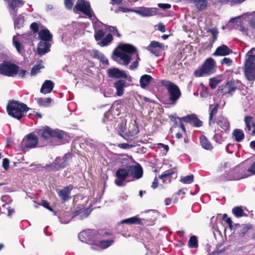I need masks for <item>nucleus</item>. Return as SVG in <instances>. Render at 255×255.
<instances>
[{
  "label": "nucleus",
  "mask_w": 255,
  "mask_h": 255,
  "mask_svg": "<svg viewBox=\"0 0 255 255\" xmlns=\"http://www.w3.org/2000/svg\"><path fill=\"white\" fill-rule=\"evenodd\" d=\"M29 109L26 104L13 100L9 102L6 107L8 114L17 120L25 116Z\"/></svg>",
  "instance_id": "7ed1b4c3"
},
{
  "label": "nucleus",
  "mask_w": 255,
  "mask_h": 255,
  "mask_svg": "<svg viewBox=\"0 0 255 255\" xmlns=\"http://www.w3.org/2000/svg\"><path fill=\"white\" fill-rule=\"evenodd\" d=\"M248 171L249 172L250 176L255 174V161L251 165L249 168H248Z\"/></svg>",
  "instance_id": "4d7b16f0"
},
{
  "label": "nucleus",
  "mask_w": 255,
  "mask_h": 255,
  "mask_svg": "<svg viewBox=\"0 0 255 255\" xmlns=\"http://www.w3.org/2000/svg\"><path fill=\"white\" fill-rule=\"evenodd\" d=\"M220 81L216 78H212L209 80V86L211 89H215Z\"/></svg>",
  "instance_id": "09e8293b"
},
{
  "label": "nucleus",
  "mask_w": 255,
  "mask_h": 255,
  "mask_svg": "<svg viewBox=\"0 0 255 255\" xmlns=\"http://www.w3.org/2000/svg\"><path fill=\"white\" fill-rule=\"evenodd\" d=\"M194 176L191 174L181 178L180 181L184 184H190L193 181Z\"/></svg>",
  "instance_id": "49530a36"
},
{
  "label": "nucleus",
  "mask_w": 255,
  "mask_h": 255,
  "mask_svg": "<svg viewBox=\"0 0 255 255\" xmlns=\"http://www.w3.org/2000/svg\"><path fill=\"white\" fill-rule=\"evenodd\" d=\"M41 205L49 211L51 212L53 211L52 208L49 205V203L48 201L42 200L41 201Z\"/></svg>",
  "instance_id": "5fc2aeb1"
},
{
  "label": "nucleus",
  "mask_w": 255,
  "mask_h": 255,
  "mask_svg": "<svg viewBox=\"0 0 255 255\" xmlns=\"http://www.w3.org/2000/svg\"><path fill=\"white\" fill-rule=\"evenodd\" d=\"M219 108V104L218 103L209 105L208 124L210 126L214 125L216 122V120H217L216 115L218 112Z\"/></svg>",
  "instance_id": "dca6fc26"
},
{
  "label": "nucleus",
  "mask_w": 255,
  "mask_h": 255,
  "mask_svg": "<svg viewBox=\"0 0 255 255\" xmlns=\"http://www.w3.org/2000/svg\"><path fill=\"white\" fill-rule=\"evenodd\" d=\"M65 7L68 9H71L73 6V0H64Z\"/></svg>",
  "instance_id": "864d4df0"
},
{
  "label": "nucleus",
  "mask_w": 255,
  "mask_h": 255,
  "mask_svg": "<svg viewBox=\"0 0 255 255\" xmlns=\"http://www.w3.org/2000/svg\"><path fill=\"white\" fill-rule=\"evenodd\" d=\"M233 61L230 58L225 57L221 61V64H226L227 66H230Z\"/></svg>",
  "instance_id": "13d9d810"
},
{
  "label": "nucleus",
  "mask_w": 255,
  "mask_h": 255,
  "mask_svg": "<svg viewBox=\"0 0 255 255\" xmlns=\"http://www.w3.org/2000/svg\"><path fill=\"white\" fill-rule=\"evenodd\" d=\"M216 123L225 132L230 130V124L227 118L220 116L218 118Z\"/></svg>",
  "instance_id": "b1692460"
},
{
  "label": "nucleus",
  "mask_w": 255,
  "mask_h": 255,
  "mask_svg": "<svg viewBox=\"0 0 255 255\" xmlns=\"http://www.w3.org/2000/svg\"><path fill=\"white\" fill-rule=\"evenodd\" d=\"M195 116H196V115H195V114H191V115H188L183 117L182 118L174 117L172 116L170 118V119L172 122H174L175 124L176 125H178V123L176 121L177 119H178V120H179V121H183L186 123L192 124L194 120V118L195 117Z\"/></svg>",
  "instance_id": "bb28decb"
},
{
  "label": "nucleus",
  "mask_w": 255,
  "mask_h": 255,
  "mask_svg": "<svg viewBox=\"0 0 255 255\" xmlns=\"http://www.w3.org/2000/svg\"><path fill=\"white\" fill-rule=\"evenodd\" d=\"M129 176L138 179L143 175V170L142 167L138 164L137 165H129L127 166Z\"/></svg>",
  "instance_id": "2eb2a0df"
},
{
  "label": "nucleus",
  "mask_w": 255,
  "mask_h": 255,
  "mask_svg": "<svg viewBox=\"0 0 255 255\" xmlns=\"http://www.w3.org/2000/svg\"><path fill=\"white\" fill-rule=\"evenodd\" d=\"M200 144L202 148L206 150H211L213 148V146L211 142L207 139L206 136L204 135H201L199 137Z\"/></svg>",
  "instance_id": "c756f323"
},
{
  "label": "nucleus",
  "mask_w": 255,
  "mask_h": 255,
  "mask_svg": "<svg viewBox=\"0 0 255 255\" xmlns=\"http://www.w3.org/2000/svg\"><path fill=\"white\" fill-rule=\"evenodd\" d=\"M249 24L254 29H255V13L254 15L249 20Z\"/></svg>",
  "instance_id": "680f3d73"
},
{
  "label": "nucleus",
  "mask_w": 255,
  "mask_h": 255,
  "mask_svg": "<svg viewBox=\"0 0 255 255\" xmlns=\"http://www.w3.org/2000/svg\"><path fill=\"white\" fill-rule=\"evenodd\" d=\"M114 242L113 240H102L95 244V245L101 249H106L111 246Z\"/></svg>",
  "instance_id": "e433bc0d"
},
{
  "label": "nucleus",
  "mask_w": 255,
  "mask_h": 255,
  "mask_svg": "<svg viewBox=\"0 0 255 255\" xmlns=\"http://www.w3.org/2000/svg\"><path fill=\"white\" fill-rule=\"evenodd\" d=\"M30 28L34 33H37L38 32L39 26L37 23L35 22H32L30 24Z\"/></svg>",
  "instance_id": "6e6d98bb"
},
{
  "label": "nucleus",
  "mask_w": 255,
  "mask_h": 255,
  "mask_svg": "<svg viewBox=\"0 0 255 255\" xmlns=\"http://www.w3.org/2000/svg\"><path fill=\"white\" fill-rule=\"evenodd\" d=\"M139 59L137 58V59L133 62H132L131 64V65H130L129 66V69L130 70H133L135 68H136L138 65V60H139Z\"/></svg>",
  "instance_id": "0e129e2a"
},
{
  "label": "nucleus",
  "mask_w": 255,
  "mask_h": 255,
  "mask_svg": "<svg viewBox=\"0 0 255 255\" xmlns=\"http://www.w3.org/2000/svg\"><path fill=\"white\" fill-rule=\"evenodd\" d=\"M157 5L159 8H162L163 9H167L171 7V4L168 3H158Z\"/></svg>",
  "instance_id": "bf43d9fd"
},
{
  "label": "nucleus",
  "mask_w": 255,
  "mask_h": 255,
  "mask_svg": "<svg viewBox=\"0 0 255 255\" xmlns=\"http://www.w3.org/2000/svg\"><path fill=\"white\" fill-rule=\"evenodd\" d=\"M73 11L75 13L81 12L89 18H91L93 16L90 3L89 1L85 0H77Z\"/></svg>",
  "instance_id": "9d476101"
},
{
  "label": "nucleus",
  "mask_w": 255,
  "mask_h": 255,
  "mask_svg": "<svg viewBox=\"0 0 255 255\" xmlns=\"http://www.w3.org/2000/svg\"><path fill=\"white\" fill-rule=\"evenodd\" d=\"M235 81L233 80L228 81L225 85L219 86L218 88V94L224 96L227 94L233 95V92L237 89Z\"/></svg>",
  "instance_id": "9b49d317"
},
{
  "label": "nucleus",
  "mask_w": 255,
  "mask_h": 255,
  "mask_svg": "<svg viewBox=\"0 0 255 255\" xmlns=\"http://www.w3.org/2000/svg\"><path fill=\"white\" fill-rule=\"evenodd\" d=\"M105 27L106 30H108L110 32H112L113 34H115V31L117 29L116 27L110 25H105Z\"/></svg>",
  "instance_id": "69168bd1"
},
{
  "label": "nucleus",
  "mask_w": 255,
  "mask_h": 255,
  "mask_svg": "<svg viewBox=\"0 0 255 255\" xmlns=\"http://www.w3.org/2000/svg\"><path fill=\"white\" fill-rule=\"evenodd\" d=\"M188 246L191 248H196L198 247V240L195 236H192L190 237L188 241Z\"/></svg>",
  "instance_id": "a18cd8bd"
},
{
  "label": "nucleus",
  "mask_w": 255,
  "mask_h": 255,
  "mask_svg": "<svg viewBox=\"0 0 255 255\" xmlns=\"http://www.w3.org/2000/svg\"><path fill=\"white\" fill-rule=\"evenodd\" d=\"M19 67L10 62L3 61L0 63V74L8 77H13L18 73Z\"/></svg>",
  "instance_id": "1a4fd4ad"
},
{
  "label": "nucleus",
  "mask_w": 255,
  "mask_h": 255,
  "mask_svg": "<svg viewBox=\"0 0 255 255\" xmlns=\"http://www.w3.org/2000/svg\"><path fill=\"white\" fill-rule=\"evenodd\" d=\"M54 86V84L52 81L46 80L41 87L40 92L44 94L50 93L53 90Z\"/></svg>",
  "instance_id": "cd10ccee"
},
{
  "label": "nucleus",
  "mask_w": 255,
  "mask_h": 255,
  "mask_svg": "<svg viewBox=\"0 0 255 255\" xmlns=\"http://www.w3.org/2000/svg\"><path fill=\"white\" fill-rule=\"evenodd\" d=\"M165 49L163 43L156 41H152L146 49L156 57L161 55L162 51Z\"/></svg>",
  "instance_id": "f8f14e48"
},
{
  "label": "nucleus",
  "mask_w": 255,
  "mask_h": 255,
  "mask_svg": "<svg viewBox=\"0 0 255 255\" xmlns=\"http://www.w3.org/2000/svg\"><path fill=\"white\" fill-rule=\"evenodd\" d=\"M24 22V17L22 14L19 15L17 17L14 19V28L20 29L23 27Z\"/></svg>",
  "instance_id": "4c0bfd02"
},
{
  "label": "nucleus",
  "mask_w": 255,
  "mask_h": 255,
  "mask_svg": "<svg viewBox=\"0 0 255 255\" xmlns=\"http://www.w3.org/2000/svg\"><path fill=\"white\" fill-rule=\"evenodd\" d=\"M207 32H210L212 34L213 37V42L216 40L218 34V31L217 28L214 27L213 28L209 29L207 30Z\"/></svg>",
  "instance_id": "3c124183"
},
{
  "label": "nucleus",
  "mask_w": 255,
  "mask_h": 255,
  "mask_svg": "<svg viewBox=\"0 0 255 255\" xmlns=\"http://www.w3.org/2000/svg\"><path fill=\"white\" fill-rule=\"evenodd\" d=\"M35 132L39 136L49 141L52 145H57L64 143V137L66 133L62 130L53 129L48 126H45Z\"/></svg>",
  "instance_id": "f257e3e1"
},
{
  "label": "nucleus",
  "mask_w": 255,
  "mask_h": 255,
  "mask_svg": "<svg viewBox=\"0 0 255 255\" xmlns=\"http://www.w3.org/2000/svg\"><path fill=\"white\" fill-rule=\"evenodd\" d=\"M152 77L147 74H144L140 77V86L142 89H144L150 84L152 80Z\"/></svg>",
  "instance_id": "2f4dec72"
},
{
  "label": "nucleus",
  "mask_w": 255,
  "mask_h": 255,
  "mask_svg": "<svg viewBox=\"0 0 255 255\" xmlns=\"http://www.w3.org/2000/svg\"><path fill=\"white\" fill-rule=\"evenodd\" d=\"M113 54V59L114 60H117L116 58H120L125 65H128L131 59L130 55L121 52L119 49H118V48H116L114 50Z\"/></svg>",
  "instance_id": "6ab92c4d"
},
{
  "label": "nucleus",
  "mask_w": 255,
  "mask_h": 255,
  "mask_svg": "<svg viewBox=\"0 0 255 255\" xmlns=\"http://www.w3.org/2000/svg\"><path fill=\"white\" fill-rule=\"evenodd\" d=\"M116 179L115 183L118 186H124V181L129 176L128 172L127 167L126 168H119L115 173Z\"/></svg>",
  "instance_id": "ddd939ff"
},
{
  "label": "nucleus",
  "mask_w": 255,
  "mask_h": 255,
  "mask_svg": "<svg viewBox=\"0 0 255 255\" xmlns=\"http://www.w3.org/2000/svg\"><path fill=\"white\" fill-rule=\"evenodd\" d=\"M126 84L127 82L122 79H119L113 83V87L116 89L117 96L121 97L124 95Z\"/></svg>",
  "instance_id": "4be33fe9"
},
{
  "label": "nucleus",
  "mask_w": 255,
  "mask_h": 255,
  "mask_svg": "<svg viewBox=\"0 0 255 255\" xmlns=\"http://www.w3.org/2000/svg\"><path fill=\"white\" fill-rule=\"evenodd\" d=\"M12 43L13 46L16 49L17 51L21 54L22 52V46L21 43L18 41L16 36L14 35L12 38Z\"/></svg>",
  "instance_id": "79ce46f5"
},
{
  "label": "nucleus",
  "mask_w": 255,
  "mask_h": 255,
  "mask_svg": "<svg viewBox=\"0 0 255 255\" xmlns=\"http://www.w3.org/2000/svg\"><path fill=\"white\" fill-rule=\"evenodd\" d=\"M252 48L247 53L248 58L245 63V75L248 80L254 81L255 79V55Z\"/></svg>",
  "instance_id": "39448f33"
},
{
  "label": "nucleus",
  "mask_w": 255,
  "mask_h": 255,
  "mask_svg": "<svg viewBox=\"0 0 255 255\" xmlns=\"http://www.w3.org/2000/svg\"><path fill=\"white\" fill-rule=\"evenodd\" d=\"M113 40V37L111 33H108L106 35L105 37H103V38L101 40L100 42L99 43L102 47H104L108 45L109 43H110Z\"/></svg>",
  "instance_id": "a19ab883"
},
{
  "label": "nucleus",
  "mask_w": 255,
  "mask_h": 255,
  "mask_svg": "<svg viewBox=\"0 0 255 255\" xmlns=\"http://www.w3.org/2000/svg\"><path fill=\"white\" fill-rule=\"evenodd\" d=\"M215 67V62L212 58H207L200 68L196 69L194 76L196 77H202L203 74L210 75L213 73Z\"/></svg>",
  "instance_id": "423d86ee"
},
{
  "label": "nucleus",
  "mask_w": 255,
  "mask_h": 255,
  "mask_svg": "<svg viewBox=\"0 0 255 255\" xmlns=\"http://www.w3.org/2000/svg\"><path fill=\"white\" fill-rule=\"evenodd\" d=\"M232 50L228 46L222 44L216 48L212 55L214 56H225L232 53Z\"/></svg>",
  "instance_id": "5701e85b"
},
{
  "label": "nucleus",
  "mask_w": 255,
  "mask_h": 255,
  "mask_svg": "<svg viewBox=\"0 0 255 255\" xmlns=\"http://www.w3.org/2000/svg\"><path fill=\"white\" fill-rule=\"evenodd\" d=\"M100 61L103 64H108V60L106 58L104 55L103 54L102 56L99 58Z\"/></svg>",
  "instance_id": "774afa93"
},
{
  "label": "nucleus",
  "mask_w": 255,
  "mask_h": 255,
  "mask_svg": "<svg viewBox=\"0 0 255 255\" xmlns=\"http://www.w3.org/2000/svg\"><path fill=\"white\" fill-rule=\"evenodd\" d=\"M233 135L237 142L242 141L245 138V134L241 129H235L233 131Z\"/></svg>",
  "instance_id": "c9c22d12"
},
{
  "label": "nucleus",
  "mask_w": 255,
  "mask_h": 255,
  "mask_svg": "<svg viewBox=\"0 0 255 255\" xmlns=\"http://www.w3.org/2000/svg\"><path fill=\"white\" fill-rule=\"evenodd\" d=\"M38 142V138L34 132H31L26 135L21 142V148L26 152L29 149L35 148Z\"/></svg>",
  "instance_id": "6e6552de"
},
{
  "label": "nucleus",
  "mask_w": 255,
  "mask_h": 255,
  "mask_svg": "<svg viewBox=\"0 0 255 255\" xmlns=\"http://www.w3.org/2000/svg\"><path fill=\"white\" fill-rule=\"evenodd\" d=\"M72 157V153H67L64 155L62 158L60 157H56L52 163L46 165L45 167H50L53 171H58L63 169L69 165L68 160Z\"/></svg>",
  "instance_id": "0eeeda50"
},
{
  "label": "nucleus",
  "mask_w": 255,
  "mask_h": 255,
  "mask_svg": "<svg viewBox=\"0 0 255 255\" xmlns=\"http://www.w3.org/2000/svg\"><path fill=\"white\" fill-rule=\"evenodd\" d=\"M192 124L195 127L199 128L202 126L203 122L196 115Z\"/></svg>",
  "instance_id": "603ef678"
},
{
  "label": "nucleus",
  "mask_w": 255,
  "mask_h": 255,
  "mask_svg": "<svg viewBox=\"0 0 255 255\" xmlns=\"http://www.w3.org/2000/svg\"><path fill=\"white\" fill-rule=\"evenodd\" d=\"M253 117L251 116H247L245 117V122L246 127L248 128L249 131L251 130V124L252 125L253 129L252 130V134L255 135V122L253 121Z\"/></svg>",
  "instance_id": "473e14b6"
},
{
  "label": "nucleus",
  "mask_w": 255,
  "mask_h": 255,
  "mask_svg": "<svg viewBox=\"0 0 255 255\" xmlns=\"http://www.w3.org/2000/svg\"><path fill=\"white\" fill-rule=\"evenodd\" d=\"M44 68V66L42 64V61L38 62V64H35L32 68L30 74L31 76H35L40 72L41 69Z\"/></svg>",
  "instance_id": "ea45409f"
},
{
  "label": "nucleus",
  "mask_w": 255,
  "mask_h": 255,
  "mask_svg": "<svg viewBox=\"0 0 255 255\" xmlns=\"http://www.w3.org/2000/svg\"><path fill=\"white\" fill-rule=\"evenodd\" d=\"M52 102V99L50 98H39L37 99V103L39 106H47Z\"/></svg>",
  "instance_id": "37998d69"
},
{
  "label": "nucleus",
  "mask_w": 255,
  "mask_h": 255,
  "mask_svg": "<svg viewBox=\"0 0 255 255\" xmlns=\"http://www.w3.org/2000/svg\"><path fill=\"white\" fill-rule=\"evenodd\" d=\"M192 1L199 11L205 9L207 6V0H192Z\"/></svg>",
  "instance_id": "f704fd0d"
},
{
  "label": "nucleus",
  "mask_w": 255,
  "mask_h": 255,
  "mask_svg": "<svg viewBox=\"0 0 255 255\" xmlns=\"http://www.w3.org/2000/svg\"><path fill=\"white\" fill-rule=\"evenodd\" d=\"M174 173L173 169H169L163 172L161 175L159 176V179L162 180L163 183H168L171 181V176Z\"/></svg>",
  "instance_id": "7c9ffc66"
},
{
  "label": "nucleus",
  "mask_w": 255,
  "mask_h": 255,
  "mask_svg": "<svg viewBox=\"0 0 255 255\" xmlns=\"http://www.w3.org/2000/svg\"><path fill=\"white\" fill-rule=\"evenodd\" d=\"M105 35V32L103 29H99L96 31L94 34V38L96 41H101Z\"/></svg>",
  "instance_id": "c03bdc74"
},
{
  "label": "nucleus",
  "mask_w": 255,
  "mask_h": 255,
  "mask_svg": "<svg viewBox=\"0 0 255 255\" xmlns=\"http://www.w3.org/2000/svg\"><path fill=\"white\" fill-rule=\"evenodd\" d=\"M120 135L125 138L127 141H132L139 132L138 128L137 125L133 124L129 126L128 130L125 132L121 130Z\"/></svg>",
  "instance_id": "4468645a"
},
{
  "label": "nucleus",
  "mask_w": 255,
  "mask_h": 255,
  "mask_svg": "<svg viewBox=\"0 0 255 255\" xmlns=\"http://www.w3.org/2000/svg\"><path fill=\"white\" fill-rule=\"evenodd\" d=\"M232 213L237 218L247 216L241 206L234 207L232 209Z\"/></svg>",
  "instance_id": "58836bf2"
},
{
  "label": "nucleus",
  "mask_w": 255,
  "mask_h": 255,
  "mask_svg": "<svg viewBox=\"0 0 255 255\" xmlns=\"http://www.w3.org/2000/svg\"><path fill=\"white\" fill-rule=\"evenodd\" d=\"M8 4L9 8L13 11V14L15 16L17 13V7H21L23 6L24 2L21 0H4Z\"/></svg>",
  "instance_id": "a878e982"
},
{
  "label": "nucleus",
  "mask_w": 255,
  "mask_h": 255,
  "mask_svg": "<svg viewBox=\"0 0 255 255\" xmlns=\"http://www.w3.org/2000/svg\"><path fill=\"white\" fill-rule=\"evenodd\" d=\"M250 229V228L248 226L245 225H242L238 231V234L239 236L241 237H244Z\"/></svg>",
  "instance_id": "de8ad7c7"
},
{
  "label": "nucleus",
  "mask_w": 255,
  "mask_h": 255,
  "mask_svg": "<svg viewBox=\"0 0 255 255\" xmlns=\"http://www.w3.org/2000/svg\"><path fill=\"white\" fill-rule=\"evenodd\" d=\"M121 223L127 224L129 225L135 224L141 225L142 223L140 219L136 216L132 217L128 219H124L121 221Z\"/></svg>",
  "instance_id": "72a5a7b5"
},
{
  "label": "nucleus",
  "mask_w": 255,
  "mask_h": 255,
  "mask_svg": "<svg viewBox=\"0 0 255 255\" xmlns=\"http://www.w3.org/2000/svg\"><path fill=\"white\" fill-rule=\"evenodd\" d=\"M121 52L126 54L136 53L137 58L139 59L136 48L130 44H120L117 48Z\"/></svg>",
  "instance_id": "412c9836"
},
{
  "label": "nucleus",
  "mask_w": 255,
  "mask_h": 255,
  "mask_svg": "<svg viewBox=\"0 0 255 255\" xmlns=\"http://www.w3.org/2000/svg\"><path fill=\"white\" fill-rule=\"evenodd\" d=\"M38 36L41 41L46 42L51 41L53 37L52 34L47 29L41 30L38 33Z\"/></svg>",
  "instance_id": "c85d7f7f"
},
{
  "label": "nucleus",
  "mask_w": 255,
  "mask_h": 255,
  "mask_svg": "<svg viewBox=\"0 0 255 255\" xmlns=\"http://www.w3.org/2000/svg\"><path fill=\"white\" fill-rule=\"evenodd\" d=\"M118 146L123 149H128L131 147V145H129L128 143H124L119 144Z\"/></svg>",
  "instance_id": "338daca9"
},
{
  "label": "nucleus",
  "mask_w": 255,
  "mask_h": 255,
  "mask_svg": "<svg viewBox=\"0 0 255 255\" xmlns=\"http://www.w3.org/2000/svg\"><path fill=\"white\" fill-rule=\"evenodd\" d=\"M250 176L248 168L244 164H240L230 169L221 175L219 180L220 181L238 180Z\"/></svg>",
  "instance_id": "f03ea898"
},
{
  "label": "nucleus",
  "mask_w": 255,
  "mask_h": 255,
  "mask_svg": "<svg viewBox=\"0 0 255 255\" xmlns=\"http://www.w3.org/2000/svg\"><path fill=\"white\" fill-rule=\"evenodd\" d=\"M73 189V186L72 185H69L64 187L63 189L58 190L57 191L58 196L64 202L70 200L71 199V192Z\"/></svg>",
  "instance_id": "aec40b11"
},
{
  "label": "nucleus",
  "mask_w": 255,
  "mask_h": 255,
  "mask_svg": "<svg viewBox=\"0 0 255 255\" xmlns=\"http://www.w3.org/2000/svg\"><path fill=\"white\" fill-rule=\"evenodd\" d=\"M9 161L7 158H4L2 161V166L5 170L9 168Z\"/></svg>",
  "instance_id": "052dcab7"
},
{
  "label": "nucleus",
  "mask_w": 255,
  "mask_h": 255,
  "mask_svg": "<svg viewBox=\"0 0 255 255\" xmlns=\"http://www.w3.org/2000/svg\"><path fill=\"white\" fill-rule=\"evenodd\" d=\"M213 139L218 143L221 144L224 141V139L222 134L216 133L213 136Z\"/></svg>",
  "instance_id": "8fccbe9b"
},
{
  "label": "nucleus",
  "mask_w": 255,
  "mask_h": 255,
  "mask_svg": "<svg viewBox=\"0 0 255 255\" xmlns=\"http://www.w3.org/2000/svg\"><path fill=\"white\" fill-rule=\"evenodd\" d=\"M109 77L116 79H127L128 76L126 72L117 68H110L107 71Z\"/></svg>",
  "instance_id": "f3484780"
},
{
  "label": "nucleus",
  "mask_w": 255,
  "mask_h": 255,
  "mask_svg": "<svg viewBox=\"0 0 255 255\" xmlns=\"http://www.w3.org/2000/svg\"><path fill=\"white\" fill-rule=\"evenodd\" d=\"M93 52V57L98 59L103 55V53L99 52L98 50H94Z\"/></svg>",
  "instance_id": "e2e57ef3"
},
{
  "label": "nucleus",
  "mask_w": 255,
  "mask_h": 255,
  "mask_svg": "<svg viewBox=\"0 0 255 255\" xmlns=\"http://www.w3.org/2000/svg\"><path fill=\"white\" fill-rule=\"evenodd\" d=\"M160 83L167 90L170 104L172 105H176L182 95L179 87L174 83L166 80H162Z\"/></svg>",
  "instance_id": "20e7f679"
},
{
  "label": "nucleus",
  "mask_w": 255,
  "mask_h": 255,
  "mask_svg": "<svg viewBox=\"0 0 255 255\" xmlns=\"http://www.w3.org/2000/svg\"><path fill=\"white\" fill-rule=\"evenodd\" d=\"M157 10L156 7H141L139 9L134 10V12L142 16L147 17L156 15Z\"/></svg>",
  "instance_id": "a211bd4d"
},
{
  "label": "nucleus",
  "mask_w": 255,
  "mask_h": 255,
  "mask_svg": "<svg viewBox=\"0 0 255 255\" xmlns=\"http://www.w3.org/2000/svg\"><path fill=\"white\" fill-rule=\"evenodd\" d=\"M50 44L46 41H40L38 44L37 52L40 55H44L50 51Z\"/></svg>",
  "instance_id": "393cba45"
}]
</instances>
